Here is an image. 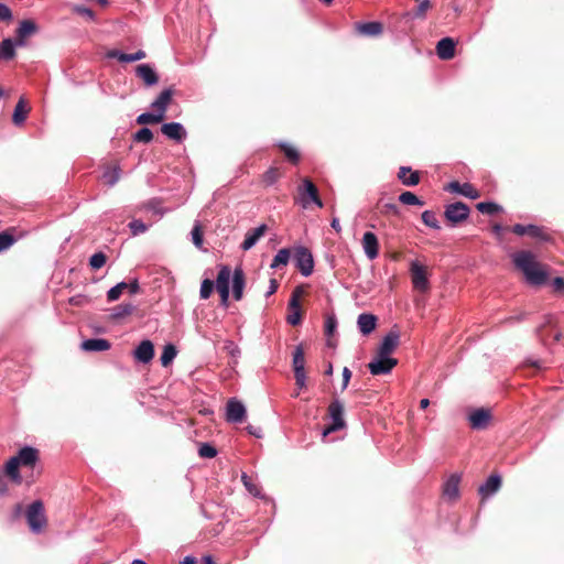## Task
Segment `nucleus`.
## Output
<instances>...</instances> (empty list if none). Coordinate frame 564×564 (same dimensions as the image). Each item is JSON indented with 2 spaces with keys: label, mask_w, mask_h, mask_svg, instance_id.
I'll list each match as a JSON object with an SVG mask.
<instances>
[{
  "label": "nucleus",
  "mask_w": 564,
  "mask_h": 564,
  "mask_svg": "<svg viewBox=\"0 0 564 564\" xmlns=\"http://www.w3.org/2000/svg\"><path fill=\"white\" fill-rule=\"evenodd\" d=\"M512 261L521 270L530 285L540 286L545 284L547 272L534 260V256L530 251L516 252L512 256Z\"/></svg>",
  "instance_id": "f257e3e1"
},
{
  "label": "nucleus",
  "mask_w": 564,
  "mask_h": 564,
  "mask_svg": "<svg viewBox=\"0 0 564 564\" xmlns=\"http://www.w3.org/2000/svg\"><path fill=\"white\" fill-rule=\"evenodd\" d=\"M25 518L30 530L39 534L47 524L44 505L41 500H35L25 510Z\"/></svg>",
  "instance_id": "f03ea898"
},
{
  "label": "nucleus",
  "mask_w": 564,
  "mask_h": 564,
  "mask_svg": "<svg viewBox=\"0 0 564 564\" xmlns=\"http://www.w3.org/2000/svg\"><path fill=\"white\" fill-rule=\"evenodd\" d=\"M328 414L329 417L332 419V424L324 429V437L346 426V422L344 420V405L340 402V400L334 399L330 402L328 406Z\"/></svg>",
  "instance_id": "7ed1b4c3"
},
{
  "label": "nucleus",
  "mask_w": 564,
  "mask_h": 564,
  "mask_svg": "<svg viewBox=\"0 0 564 564\" xmlns=\"http://www.w3.org/2000/svg\"><path fill=\"white\" fill-rule=\"evenodd\" d=\"M293 260L303 276H310L313 273L314 259L312 252L306 247H295Z\"/></svg>",
  "instance_id": "20e7f679"
},
{
  "label": "nucleus",
  "mask_w": 564,
  "mask_h": 564,
  "mask_svg": "<svg viewBox=\"0 0 564 564\" xmlns=\"http://www.w3.org/2000/svg\"><path fill=\"white\" fill-rule=\"evenodd\" d=\"M299 195L301 204L304 208H306L310 203H314L319 208L323 207V202L318 196L317 187L311 180L304 178L302 181V186L299 187Z\"/></svg>",
  "instance_id": "39448f33"
},
{
  "label": "nucleus",
  "mask_w": 564,
  "mask_h": 564,
  "mask_svg": "<svg viewBox=\"0 0 564 564\" xmlns=\"http://www.w3.org/2000/svg\"><path fill=\"white\" fill-rule=\"evenodd\" d=\"M470 209L467 204L463 202H456L446 205L444 216L453 225H457L466 220L469 216Z\"/></svg>",
  "instance_id": "423d86ee"
},
{
  "label": "nucleus",
  "mask_w": 564,
  "mask_h": 564,
  "mask_svg": "<svg viewBox=\"0 0 564 564\" xmlns=\"http://www.w3.org/2000/svg\"><path fill=\"white\" fill-rule=\"evenodd\" d=\"M398 365V360L390 356L379 355L368 364V369L371 375L380 376L388 375Z\"/></svg>",
  "instance_id": "0eeeda50"
},
{
  "label": "nucleus",
  "mask_w": 564,
  "mask_h": 564,
  "mask_svg": "<svg viewBox=\"0 0 564 564\" xmlns=\"http://www.w3.org/2000/svg\"><path fill=\"white\" fill-rule=\"evenodd\" d=\"M512 232L518 236H524L529 235L530 237L540 240V241H549L551 239V236L545 231L543 227L536 226V225H522V224H516L512 227Z\"/></svg>",
  "instance_id": "6e6552de"
},
{
  "label": "nucleus",
  "mask_w": 564,
  "mask_h": 564,
  "mask_svg": "<svg viewBox=\"0 0 564 564\" xmlns=\"http://www.w3.org/2000/svg\"><path fill=\"white\" fill-rule=\"evenodd\" d=\"M37 25L33 20H22L15 31V39L13 40L18 46L24 47L28 44V37L37 32Z\"/></svg>",
  "instance_id": "1a4fd4ad"
},
{
  "label": "nucleus",
  "mask_w": 564,
  "mask_h": 564,
  "mask_svg": "<svg viewBox=\"0 0 564 564\" xmlns=\"http://www.w3.org/2000/svg\"><path fill=\"white\" fill-rule=\"evenodd\" d=\"M246 406L235 398L227 402L226 420L229 423H241L246 419Z\"/></svg>",
  "instance_id": "9d476101"
},
{
  "label": "nucleus",
  "mask_w": 564,
  "mask_h": 564,
  "mask_svg": "<svg viewBox=\"0 0 564 564\" xmlns=\"http://www.w3.org/2000/svg\"><path fill=\"white\" fill-rule=\"evenodd\" d=\"M410 271L414 289L421 292L427 291L429 280L424 267L417 261H412Z\"/></svg>",
  "instance_id": "9b49d317"
},
{
  "label": "nucleus",
  "mask_w": 564,
  "mask_h": 564,
  "mask_svg": "<svg viewBox=\"0 0 564 564\" xmlns=\"http://www.w3.org/2000/svg\"><path fill=\"white\" fill-rule=\"evenodd\" d=\"M174 95L173 87H167L163 89L160 95L151 102L150 107L152 110H155L158 113H161V117H165L169 105L172 101Z\"/></svg>",
  "instance_id": "f8f14e48"
},
{
  "label": "nucleus",
  "mask_w": 564,
  "mask_h": 564,
  "mask_svg": "<svg viewBox=\"0 0 564 564\" xmlns=\"http://www.w3.org/2000/svg\"><path fill=\"white\" fill-rule=\"evenodd\" d=\"M491 420L490 411L484 408L476 409L468 414V421L474 430H484Z\"/></svg>",
  "instance_id": "ddd939ff"
},
{
  "label": "nucleus",
  "mask_w": 564,
  "mask_h": 564,
  "mask_svg": "<svg viewBox=\"0 0 564 564\" xmlns=\"http://www.w3.org/2000/svg\"><path fill=\"white\" fill-rule=\"evenodd\" d=\"M161 131L165 137L176 142H182L187 137L184 126L180 122L164 123L161 127Z\"/></svg>",
  "instance_id": "4468645a"
},
{
  "label": "nucleus",
  "mask_w": 564,
  "mask_h": 564,
  "mask_svg": "<svg viewBox=\"0 0 564 564\" xmlns=\"http://www.w3.org/2000/svg\"><path fill=\"white\" fill-rule=\"evenodd\" d=\"M400 333L397 329H391L381 340L378 354L382 356H390L399 345Z\"/></svg>",
  "instance_id": "2eb2a0df"
},
{
  "label": "nucleus",
  "mask_w": 564,
  "mask_h": 564,
  "mask_svg": "<svg viewBox=\"0 0 564 564\" xmlns=\"http://www.w3.org/2000/svg\"><path fill=\"white\" fill-rule=\"evenodd\" d=\"M361 243H362L364 252L369 260H373L378 257L379 242H378L377 236L373 232H371V231L365 232L362 236Z\"/></svg>",
  "instance_id": "dca6fc26"
},
{
  "label": "nucleus",
  "mask_w": 564,
  "mask_h": 564,
  "mask_svg": "<svg viewBox=\"0 0 564 564\" xmlns=\"http://www.w3.org/2000/svg\"><path fill=\"white\" fill-rule=\"evenodd\" d=\"M14 457L18 458L21 466L33 467L39 460V452L32 446H24Z\"/></svg>",
  "instance_id": "f3484780"
},
{
  "label": "nucleus",
  "mask_w": 564,
  "mask_h": 564,
  "mask_svg": "<svg viewBox=\"0 0 564 564\" xmlns=\"http://www.w3.org/2000/svg\"><path fill=\"white\" fill-rule=\"evenodd\" d=\"M267 229H268L267 225L261 224L257 228L249 230L246 234L245 240L241 243L240 248L243 251L250 250L252 247L256 246V243L260 240V238L264 236V234L267 232Z\"/></svg>",
  "instance_id": "a211bd4d"
},
{
  "label": "nucleus",
  "mask_w": 564,
  "mask_h": 564,
  "mask_svg": "<svg viewBox=\"0 0 564 564\" xmlns=\"http://www.w3.org/2000/svg\"><path fill=\"white\" fill-rule=\"evenodd\" d=\"M133 355L134 358L142 364L150 362L154 356V347L152 341L148 339L142 340L135 348Z\"/></svg>",
  "instance_id": "6ab92c4d"
},
{
  "label": "nucleus",
  "mask_w": 564,
  "mask_h": 564,
  "mask_svg": "<svg viewBox=\"0 0 564 564\" xmlns=\"http://www.w3.org/2000/svg\"><path fill=\"white\" fill-rule=\"evenodd\" d=\"M500 486L501 477L499 475H491L479 486L478 492L482 498H489L499 490Z\"/></svg>",
  "instance_id": "aec40b11"
},
{
  "label": "nucleus",
  "mask_w": 564,
  "mask_h": 564,
  "mask_svg": "<svg viewBox=\"0 0 564 564\" xmlns=\"http://www.w3.org/2000/svg\"><path fill=\"white\" fill-rule=\"evenodd\" d=\"M245 286V273L241 268H236L232 272V296L236 301H240L242 299Z\"/></svg>",
  "instance_id": "412c9836"
},
{
  "label": "nucleus",
  "mask_w": 564,
  "mask_h": 564,
  "mask_svg": "<svg viewBox=\"0 0 564 564\" xmlns=\"http://www.w3.org/2000/svg\"><path fill=\"white\" fill-rule=\"evenodd\" d=\"M436 53L441 59H451L455 55V42L452 37H443L437 42Z\"/></svg>",
  "instance_id": "4be33fe9"
},
{
  "label": "nucleus",
  "mask_w": 564,
  "mask_h": 564,
  "mask_svg": "<svg viewBox=\"0 0 564 564\" xmlns=\"http://www.w3.org/2000/svg\"><path fill=\"white\" fill-rule=\"evenodd\" d=\"M447 189L471 199L479 197L478 191L469 183L459 184L458 182L454 181L448 184Z\"/></svg>",
  "instance_id": "5701e85b"
},
{
  "label": "nucleus",
  "mask_w": 564,
  "mask_h": 564,
  "mask_svg": "<svg viewBox=\"0 0 564 564\" xmlns=\"http://www.w3.org/2000/svg\"><path fill=\"white\" fill-rule=\"evenodd\" d=\"M137 75L147 86H154L159 82V76L154 68L149 64H141L135 68Z\"/></svg>",
  "instance_id": "b1692460"
},
{
  "label": "nucleus",
  "mask_w": 564,
  "mask_h": 564,
  "mask_svg": "<svg viewBox=\"0 0 564 564\" xmlns=\"http://www.w3.org/2000/svg\"><path fill=\"white\" fill-rule=\"evenodd\" d=\"M18 44L11 37L3 39L0 42V61H11L17 55Z\"/></svg>",
  "instance_id": "393cba45"
},
{
  "label": "nucleus",
  "mask_w": 564,
  "mask_h": 564,
  "mask_svg": "<svg viewBox=\"0 0 564 564\" xmlns=\"http://www.w3.org/2000/svg\"><path fill=\"white\" fill-rule=\"evenodd\" d=\"M377 324V317L373 314L362 313L357 318V325L362 335H369Z\"/></svg>",
  "instance_id": "a878e982"
},
{
  "label": "nucleus",
  "mask_w": 564,
  "mask_h": 564,
  "mask_svg": "<svg viewBox=\"0 0 564 564\" xmlns=\"http://www.w3.org/2000/svg\"><path fill=\"white\" fill-rule=\"evenodd\" d=\"M398 178L405 186H415L420 182L417 172H413L409 166H401L398 172Z\"/></svg>",
  "instance_id": "bb28decb"
},
{
  "label": "nucleus",
  "mask_w": 564,
  "mask_h": 564,
  "mask_svg": "<svg viewBox=\"0 0 564 564\" xmlns=\"http://www.w3.org/2000/svg\"><path fill=\"white\" fill-rule=\"evenodd\" d=\"M357 30L365 36H378L383 31V25L379 21L364 22L357 24Z\"/></svg>",
  "instance_id": "cd10ccee"
},
{
  "label": "nucleus",
  "mask_w": 564,
  "mask_h": 564,
  "mask_svg": "<svg viewBox=\"0 0 564 564\" xmlns=\"http://www.w3.org/2000/svg\"><path fill=\"white\" fill-rule=\"evenodd\" d=\"M110 343L104 338H89L82 343L80 347L85 351H105L110 348Z\"/></svg>",
  "instance_id": "c85d7f7f"
},
{
  "label": "nucleus",
  "mask_w": 564,
  "mask_h": 564,
  "mask_svg": "<svg viewBox=\"0 0 564 564\" xmlns=\"http://www.w3.org/2000/svg\"><path fill=\"white\" fill-rule=\"evenodd\" d=\"M232 275V272L228 265H221L219 268V272L216 279V282H214L215 288L217 291H225L230 290L229 283H230V276Z\"/></svg>",
  "instance_id": "c756f323"
},
{
  "label": "nucleus",
  "mask_w": 564,
  "mask_h": 564,
  "mask_svg": "<svg viewBox=\"0 0 564 564\" xmlns=\"http://www.w3.org/2000/svg\"><path fill=\"white\" fill-rule=\"evenodd\" d=\"M292 367L294 375L305 373V359L302 344L297 345L293 351Z\"/></svg>",
  "instance_id": "7c9ffc66"
},
{
  "label": "nucleus",
  "mask_w": 564,
  "mask_h": 564,
  "mask_svg": "<svg viewBox=\"0 0 564 564\" xmlns=\"http://www.w3.org/2000/svg\"><path fill=\"white\" fill-rule=\"evenodd\" d=\"M109 57L117 58L121 63H131L143 59L145 57V52L142 50L137 51L132 54L122 53L120 51H112L109 53Z\"/></svg>",
  "instance_id": "2f4dec72"
},
{
  "label": "nucleus",
  "mask_w": 564,
  "mask_h": 564,
  "mask_svg": "<svg viewBox=\"0 0 564 564\" xmlns=\"http://www.w3.org/2000/svg\"><path fill=\"white\" fill-rule=\"evenodd\" d=\"M459 481L460 477L458 475H452L444 485V495L449 499H456L459 495Z\"/></svg>",
  "instance_id": "473e14b6"
},
{
  "label": "nucleus",
  "mask_w": 564,
  "mask_h": 564,
  "mask_svg": "<svg viewBox=\"0 0 564 564\" xmlns=\"http://www.w3.org/2000/svg\"><path fill=\"white\" fill-rule=\"evenodd\" d=\"M134 310H135V306L132 303L119 304L111 310L110 318L113 321L121 319L126 316L131 315Z\"/></svg>",
  "instance_id": "72a5a7b5"
},
{
  "label": "nucleus",
  "mask_w": 564,
  "mask_h": 564,
  "mask_svg": "<svg viewBox=\"0 0 564 564\" xmlns=\"http://www.w3.org/2000/svg\"><path fill=\"white\" fill-rule=\"evenodd\" d=\"M20 466H21V464L18 462V458H15L14 456L11 457L6 464L7 474L15 484L22 482V477L19 473Z\"/></svg>",
  "instance_id": "f704fd0d"
},
{
  "label": "nucleus",
  "mask_w": 564,
  "mask_h": 564,
  "mask_svg": "<svg viewBox=\"0 0 564 564\" xmlns=\"http://www.w3.org/2000/svg\"><path fill=\"white\" fill-rule=\"evenodd\" d=\"M28 110H25V100L24 98H20L18 104L15 105L13 115H12V121L15 126H21L24 123L26 119Z\"/></svg>",
  "instance_id": "c9c22d12"
},
{
  "label": "nucleus",
  "mask_w": 564,
  "mask_h": 564,
  "mask_svg": "<svg viewBox=\"0 0 564 564\" xmlns=\"http://www.w3.org/2000/svg\"><path fill=\"white\" fill-rule=\"evenodd\" d=\"M290 257H291L290 249H288V248L280 249L278 251V253L274 256L270 268L278 269L281 265H286L289 263Z\"/></svg>",
  "instance_id": "e433bc0d"
},
{
  "label": "nucleus",
  "mask_w": 564,
  "mask_h": 564,
  "mask_svg": "<svg viewBox=\"0 0 564 564\" xmlns=\"http://www.w3.org/2000/svg\"><path fill=\"white\" fill-rule=\"evenodd\" d=\"M177 350L173 344H166L163 348V351L160 357L161 365L163 367L169 366L173 359L176 357Z\"/></svg>",
  "instance_id": "4c0bfd02"
},
{
  "label": "nucleus",
  "mask_w": 564,
  "mask_h": 564,
  "mask_svg": "<svg viewBox=\"0 0 564 564\" xmlns=\"http://www.w3.org/2000/svg\"><path fill=\"white\" fill-rule=\"evenodd\" d=\"M164 118L161 117V113H158L155 110H152L151 112H143L137 117V123L139 124H148V123H159Z\"/></svg>",
  "instance_id": "58836bf2"
},
{
  "label": "nucleus",
  "mask_w": 564,
  "mask_h": 564,
  "mask_svg": "<svg viewBox=\"0 0 564 564\" xmlns=\"http://www.w3.org/2000/svg\"><path fill=\"white\" fill-rule=\"evenodd\" d=\"M476 207L480 213L487 215H495L502 212V207L494 202H480Z\"/></svg>",
  "instance_id": "ea45409f"
},
{
  "label": "nucleus",
  "mask_w": 564,
  "mask_h": 564,
  "mask_svg": "<svg viewBox=\"0 0 564 564\" xmlns=\"http://www.w3.org/2000/svg\"><path fill=\"white\" fill-rule=\"evenodd\" d=\"M279 147L284 152L289 161L295 164L299 162L300 154L293 145L289 144L288 142H280Z\"/></svg>",
  "instance_id": "a19ab883"
},
{
  "label": "nucleus",
  "mask_w": 564,
  "mask_h": 564,
  "mask_svg": "<svg viewBox=\"0 0 564 564\" xmlns=\"http://www.w3.org/2000/svg\"><path fill=\"white\" fill-rule=\"evenodd\" d=\"M399 202L403 205L423 206L424 202L412 192H403L399 195Z\"/></svg>",
  "instance_id": "79ce46f5"
},
{
  "label": "nucleus",
  "mask_w": 564,
  "mask_h": 564,
  "mask_svg": "<svg viewBox=\"0 0 564 564\" xmlns=\"http://www.w3.org/2000/svg\"><path fill=\"white\" fill-rule=\"evenodd\" d=\"M128 288V283L124 281H121L117 283L115 286L110 288L107 292V300L109 302L117 301L120 295L122 294L123 290Z\"/></svg>",
  "instance_id": "37998d69"
},
{
  "label": "nucleus",
  "mask_w": 564,
  "mask_h": 564,
  "mask_svg": "<svg viewBox=\"0 0 564 564\" xmlns=\"http://www.w3.org/2000/svg\"><path fill=\"white\" fill-rule=\"evenodd\" d=\"M102 178L109 186H113L120 178V167L107 169L102 174Z\"/></svg>",
  "instance_id": "c03bdc74"
},
{
  "label": "nucleus",
  "mask_w": 564,
  "mask_h": 564,
  "mask_svg": "<svg viewBox=\"0 0 564 564\" xmlns=\"http://www.w3.org/2000/svg\"><path fill=\"white\" fill-rule=\"evenodd\" d=\"M72 11L76 14H79V15L86 18L87 20H89L91 22H95L97 20L95 12L90 8L85 7L83 4H74L72 7Z\"/></svg>",
  "instance_id": "a18cd8bd"
},
{
  "label": "nucleus",
  "mask_w": 564,
  "mask_h": 564,
  "mask_svg": "<svg viewBox=\"0 0 564 564\" xmlns=\"http://www.w3.org/2000/svg\"><path fill=\"white\" fill-rule=\"evenodd\" d=\"M241 481L250 495H252L253 497H257V498L262 497L260 488L251 481L250 477L246 473H242Z\"/></svg>",
  "instance_id": "49530a36"
},
{
  "label": "nucleus",
  "mask_w": 564,
  "mask_h": 564,
  "mask_svg": "<svg viewBox=\"0 0 564 564\" xmlns=\"http://www.w3.org/2000/svg\"><path fill=\"white\" fill-rule=\"evenodd\" d=\"M422 221L425 226L431 227L433 229H441L440 223L436 218V215L432 210H424L422 213Z\"/></svg>",
  "instance_id": "de8ad7c7"
},
{
  "label": "nucleus",
  "mask_w": 564,
  "mask_h": 564,
  "mask_svg": "<svg viewBox=\"0 0 564 564\" xmlns=\"http://www.w3.org/2000/svg\"><path fill=\"white\" fill-rule=\"evenodd\" d=\"M17 241V238L9 231L0 232V253L11 248Z\"/></svg>",
  "instance_id": "09e8293b"
},
{
  "label": "nucleus",
  "mask_w": 564,
  "mask_h": 564,
  "mask_svg": "<svg viewBox=\"0 0 564 564\" xmlns=\"http://www.w3.org/2000/svg\"><path fill=\"white\" fill-rule=\"evenodd\" d=\"M133 140L142 143H150L153 140V132L149 128H141L133 135Z\"/></svg>",
  "instance_id": "8fccbe9b"
},
{
  "label": "nucleus",
  "mask_w": 564,
  "mask_h": 564,
  "mask_svg": "<svg viewBox=\"0 0 564 564\" xmlns=\"http://www.w3.org/2000/svg\"><path fill=\"white\" fill-rule=\"evenodd\" d=\"M107 257L104 252L99 251L94 253L89 259V265L94 270L102 268L106 263Z\"/></svg>",
  "instance_id": "3c124183"
},
{
  "label": "nucleus",
  "mask_w": 564,
  "mask_h": 564,
  "mask_svg": "<svg viewBox=\"0 0 564 564\" xmlns=\"http://www.w3.org/2000/svg\"><path fill=\"white\" fill-rule=\"evenodd\" d=\"M214 286H215L214 281H212L209 279L203 280V282L200 284V290H199L200 299L207 300L212 295Z\"/></svg>",
  "instance_id": "603ef678"
},
{
  "label": "nucleus",
  "mask_w": 564,
  "mask_h": 564,
  "mask_svg": "<svg viewBox=\"0 0 564 564\" xmlns=\"http://www.w3.org/2000/svg\"><path fill=\"white\" fill-rule=\"evenodd\" d=\"M198 454L204 458H214L217 455V449L209 443H202L198 449Z\"/></svg>",
  "instance_id": "864d4df0"
},
{
  "label": "nucleus",
  "mask_w": 564,
  "mask_h": 564,
  "mask_svg": "<svg viewBox=\"0 0 564 564\" xmlns=\"http://www.w3.org/2000/svg\"><path fill=\"white\" fill-rule=\"evenodd\" d=\"M129 228L133 236H138L147 231V225L140 219H133L129 223Z\"/></svg>",
  "instance_id": "5fc2aeb1"
},
{
  "label": "nucleus",
  "mask_w": 564,
  "mask_h": 564,
  "mask_svg": "<svg viewBox=\"0 0 564 564\" xmlns=\"http://www.w3.org/2000/svg\"><path fill=\"white\" fill-rule=\"evenodd\" d=\"M337 328V318L335 315H328L325 319V334L326 336H333Z\"/></svg>",
  "instance_id": "6e6d98bb"
},
{
  "label": "nucleus",
  "mask_w": 564,
  "mask_h": 564,
  "mask_svg": "<svg viewBox=\"0 0 564 564\" xmlns=\"http://www.w3.org/2000/svg\"><path fill=\"white\" fill-rule=\"evenodd\" d=\"M192 240H193V243L195 245V247L197 248H202L203 246V234H202V230H200V226L197 224L194 226V228L192 229Z\"/></svg>",
  "instance_id": "4d7b16f0"
},
{
  "label": "nucleus",
  "mask_w": 564,
  "mask_h": 564,
  "mask_svg": "<svg viewBox=\"0 0 564 564\" xmlns=\"http://www.w3.org/2000/svg\"><path fill=\"white\" fill-rule=\"evenodd\" d=\"M431 8L430 0H422L413 13V18H424L425 12Z\"/></svg>",
  "instance_id": "13d9d810"
},
{
  "label": "nucleus",
  "mask_w": 564,
  "mask_h": 564,
  "mask_svg": "<svg viewBox=\"0 0 564 564\" xmlns=\"http://www.w3.org/2000/svg\"><path fill=\"white\" fill-rule=\"evenodd\" d=\"M300 289L294 290V292L292 293V296L289 302V307L291 311L300 310Z\"/></svg>",
  "instance_id": "bf43d9fd"
},
{
  "label": "nucleus",
  "mask_w": 564,
  "mask_h": 564,
  "mask_svg": "<svg viewBox=\"0 0 564 564\" xmlns=\"http://www.w3.org/2000/svg\"><path fill=\"white\" fill-rule=\"evenodd\" d=\"M12 18L13 14L11 9L7 4L0 2V21H10Z\"/></svg>",
  "instance_id": "052dcab7"
},
{
  "label": "nucleus",
  "mask_w": 564,
  "mask_h": 564,
  "mask_svg": "<svg viewBox=\"0 0 564 564\" xmlns=\"http://www.w3.org/2000/svg\"><path fill=\"white\" fill-rule=\"evenodd\" d=\"M278 178L276 171L274 169H270L264 173L263 181L267 185H273Z\"/></svg>",
  "instance_id": "680f3d73"
},
{
  "label": "nucleus",
  "mask_w": 564,
  "mask_h": 564,
  "mask_svg": "<svg viewBox=\"0 0 564 564\" xmlns=\"http://www.w3.org/2000/svg\"><path fill=\"white\" fill-rule=\"evenodd\" d=\"M288 323L291 325H297L301 322V312L300 310L292 311L286 318Z\"/></svg>",
  "instance_id": "e2e57ef3"
},
{
  "label": "nucleus",
  "mask_w": 564,
  "mask_h": 564,
  "mask_svg": "<svg viewBox=\"0 0 564 564\" xmlns=\"http://www.w3.org/2000/svg\"><path fill=\"white\" fill-rule=\"evenodd\" d=\"M553 290L555 292H563L564 291V278L556 276L552 282Z\"/></svg>",
  "instance_id": "0e129e2a"
},
{
  "label": "nucleus",
  "mask_w": 564,
  "mask_h": 564,
  "mask_svg": "<svg viewBox=\"0 0 564 564\" xmlns=\"http://www.w3.org/2000/svg\"><path fill=\"white\" fill-rule=\"evenodd\" d=\"M294 378H295V383L300 389H303L306 387V372L294 375Z\"/></svg>",
  "instance_id": "69168bd1"
},
{
  "label": "nucleus",
  "mask_w": 564,
  "mask_h": 564,
  "mask_svg": "<svg viewBox=\"0 0 564 564\" xmlns=\"http://www.w3.org/2000/svg\"><path fill=\"white\" fill-rule=\"evenodd\" d=\"M351 378V371L348 367H345L343 369V390H345L349 383V380Z\"/></svg>",
  "instance_id": "338daca9"
},
{
  "label": "nucleus",
  "mask_w": 564,
  "mask_h": 564,
  "mask_svg": "<svg viewBox=\"0 0 564 564\" xmlns=\"http://www.w3.org/2000/svg\"><path fill=\"white\" fill-rule=\"evenodd\" d=\"M130 294H137L140 291V285L137 279H134L132 282L128 283V288Z\"/></svg>",
  "instance_id": "774afa93"
}]
</instances>
